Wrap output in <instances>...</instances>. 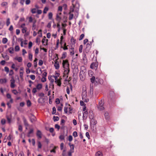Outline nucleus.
I'll use <instances>...</instances> for the list:
<instances>
[{"label":"nucleus","instance_id":"f257e3e1","mask_svg":"<svg viewBox=\"0 0 156 156\" xmlns=\"http://www.w3.org/2000/svg\"><path fill=\"white\" fill-rule=\"evenodd\" d=\"M62 67L64 69V72L63 76L66 77L67 78L68 77V74L70 71L69 68V63L67 60H63L62 63Z\"/></svg>","mask_w":156,"mask_h":156},{"label":"nucleus","instance_id":"f03ea898","mask_svg":"<svg viewBox=\"0 0 156 156\" xmlns=\"http://www.w3.org/2000/svg\"><path fill=\"white\" fill-rule=\"evenodd\" d=\"M104 101L101 100L99 102V105L98 106V108L100 110H103L104 109L103 105L104 104Z\"/></svg>","mask_w":156,"mask_h":156},{"label":"nucleus","instance_id":"7ed1b4c3","mask_svg":"<svg viewBox=\"0 0 156 156\" xmlns=\"http://www.w3.org/2000/svg\"><path fill=\"white\" fill-rule=\"evenodd\" d=\"M98 66V62H93L91 64L90 67L92 69H96Z\"/></svg>","mask_w":156,"mask_h":156},{"label":"nucleus","instance_id":"20e7f679","mask_svg":"<svg viewBox=\"0 0 156 156\" xmlns=\"http://www.w3.org/2000/svg\"><path fill=\"white\" fill-rule=\"evenodd\" d=\"M11 84L10 87L11 88H14L15 87V81L14 78L13 77H12L11 79L10 80Z\"/></svg>","mask_w":156,"mask_h":156},{"label":"nucleus","instance_id":"39448f33","mask_svg":"<svg viewBox=\"0 0 156 156\" xmlns=\"http://www.w3.org/2000/svg\"><path fill=\"white\" fill-rule=\"evenodd\" d=\"M23 73V67L20 68V78H22Z\"/></svg>","mask_w":156,"mask_h":156},{"label":"nucleus","instance_id":"423d86ee","mask_svg":"<svg viewBox=\"0 0 156 156\" xmlns=\"http://www.w3.org/2000/svg\"><path fill=\"white\" fill-rule=\"evenodd\" d=\"M55 69H58L59 68V62L57 61H56L54 65Z\"/></svg>","mask_w":156,"mask_h":156},{"label":"nucleus","instance_id":"0eeeda50","mask_svg":"<svg viewBox=\"0 0 156 156\" xmlns=\"http://www.w3.org/2000/svg\"><path fill=\"white\" fill-rule=\"evenodd\" d=\"M23 121L24 125L26 127V129H27V127L29 125L27 120L24 118H23Z\"/></svg>","mask_w":156,"mask_h":156},{"label":"nucleus","instance_id":"6e6552de","mask_svg":"<svg viewBox=\"0 0 156 156\" xmlns=\"http://www.w3.org/2000/svg\"><path fill=\"white\" fill-rule=\"evenodd\" d=\"M69 145L70 146V151H72V152H74V147L73 144H71L70 143H69Z\"/></svg>","mask_w":156,"mask_h":156},{"label":"nucleus","instance_id":"1a4fd4ad","mask_svg":"<svg viewBox=\"0 0 156 156\" xmlns=\"http://www.w3.org/2000/svg\"><path fill=\"white\" fill-rule=\"evenodd\" d=\"M61 48H62L64 50H67L68 49L67 46L66 45V43H65L63 46L62 45L61 47Z\"/></svg>","mask_w":156,"mask_h":156},{"label":"nucleus","instance_id":"9d476101","mask_svg":"<svg viewBox=\"0 0 156 156\" xmlns=\"http://www.w3.org/2000/svg\"><path fill=\"white\" fill-rule=\"evenodd\" d=\"M74 48H71L70 50V55H73L74 54Z\"/></svg>","mask_w":156,"mask_h":156},{"label":"nucleus","instance_id":"9b49d317","mask_svg":"<svg viewBox=\"0 0 156 156\" xmlns=\"http://www.w3.org/2000/svg\"><path fill=\"white\" fill-rule=\"evenodd\" d=\"M15 59L17 60L19 62H21L23 60L22 58L21 57H15Z\"/></svg>","mask_w":156,"mask_h":156},{"label":"nucleus","instance_id":"f8f14e48","mask_svg":"<svg viewBox=\"0 0 156 156\" xmlns=\"http://www.w3.org/2000/svg\"><path fill=\"white\" fill-rule=\"evenodd\" d=\"M42 85L41 84H38L36 86V88L38 90L41 89L42 88Z\"/></svg>","mask_w":156,"mask_h":156},{"label":"nucleus","instance_id":"ddd939ff","mask_svg":"<svg viewBox=\"0 0 156 156\" xmlns=\"http://www.w3.org/2000/svg\"><path fill=\"white\" fill-rule=\"evenodd\" d=\"M1 55L2 58L5 59L6 60H9V56L8 55H4L3 54H2Z\"/></svg>","mask_w":156,"mask_h":156},{"label":"nucleus","instance_id":"4468645a","mask_svg":"<svg viewBox=\"0 0 156 156\" xmlns=\"http://www.w3.org/2000/svg\"><path fill=\"white\" fill-rule=\"evenodd\" d=\"M95 156H103V154L101 152L98 151L96 153Z\"/></svg>","mask_w":156,"mask_h":156},{"label":"nucleus","instance_id":"2eb2a0df","mask_svg":"<svg viewBox=\"0 0 156 156\" xmlns=\"http://www.w3.org/2000/svg\"><path fill=\"white\" fill-rule=\"evenodd\" d=\"M7 82V80L6 79H0V83L2 84L3 83H5Z\"/></svg>","mask_w":156,"mask_h":156},{"label":"nucleus","instance_id":"dca6fc26","mask_svg":"<svg viewBox=\"0 0 156 156\" xmlns=\"http://www.w3.org/2000/svg\"><path fill=\"white\" fill-rule=\"evenodd\" d=\"M70 41L72 44H74L76 43V40L73 37H72Z\"/></svg>","mask_w":156,"mask_h":156},{"label":"nucleus","instance_id":"f3484780","mask_svg":"<svg viewBox=\"0 0 156 156\" xmlns=\"http://www.w3.org/2000/svg\"><path fill=\"white\" fill-rule=\"evenodd\" d=\"M67 55V53L66 52H63L62 54V56L61 57L62 59H65Z\"/></svg>","mask_w":156,"mask_h":156},{"label":"nucleus","instance_id":"a211bd4d","mask_svg":"<svg viewBox=\"0 0 156 156\" xmlns=\"http://www.w3.org/2000/svg\"><path fill=\"white\" fill-rule=\"evenodd\" d=\"M9 52L11 54H13L14 53V49L13 48L10 47L8 48Z\"/></svg>","mask_w":156,"mask_h":156},{"label":"nucleus","instance_id":"6ab92c4d","mask_svg":"<svg viewBox=\"0 0 156 156\" xmlns=\"http://www.w3.org/2000/svg\"><path fill=\"white\" fill-rule=\"evenodd\" d=\"M61 19V17L60 16L58 15H56V20L58 21L59 22H60Z\"/></svg>","mask_w":156,"mask_h":156},{"label":"nucleus","instance_id":"aec40b11","mask_svg":"<svg viewBox=\"0 0 156 156\" xmlns=\"http://www.w3.org/2000/svg\"><path fill=\"white\" fill-rule=\"evenodd\" d=\"M90 123L93 125H95L97 124V122L94 119H92L90 121Z\"/></svg>","mask_w":156,"mask_h":156},{"label":"nucleus","instance_id":"412c9836","mask_svg":"<svg viewBox=\"0 0 156 156\" xmlns=\"http://www.w3.org/2000/svg\"><path fill=\"white\" fill-rule=\"evenodd\" d=\"M37 136H41L42 133L39 130H37L36 133Z\"/></svg>","mask_w":156,"mask_h":156},{"label":"nucleus","instance_id":"4be33fe9","mask_svg":"<svg viewBox=\"0 0 156 156\" xmlns=\"http://www.w3.org/2000/svg\"><path fill=\"white\" fill-rule=\"evenodd\" d=\"M44 101V99L42 98H41L38 99V102L40 103H42Z\"/></svg>","mask_w":156,"mask_h":156},{"label":"nucleus","instance_id":"5701e85b","mask_svg":"<svg viewBox=\"0 0 156 156\" xmlns=\"http://www.w3.org/2000/svg\"><path fill=\"white\" fill-rule=\"evenodd\" d=\"M48 78L49 80L50 81L51 83H53L54 80V79L52 78V76H48Z\"/></svg>","mask_w":156,"mask_h":156},{"label":"nucleus","instance_id":"b1692460","mask_svg":"<svg viewBox=\"0 0 156 156\" xmlns=\"http://www.w3.org/2000/svg\"><path fill=\"white\" fill-rule=\"evenodd\" d=\"M29 141L30 142H31V143L33 145V146H34L35 145V140L34 139H33L31 140V141L30 140V139H29Z\"/></svg>","mask_w":156,"mask_h":156},{"label":"nucleus","instance_id":"393cba45","mask_svg":"<svg viewBox=\"0 0 156 156\" xmlns=\"http://www.w3.org/2000/svg\"><path fill=\"white\" fill-rule=\"evenodd\" d=\"M55 82L57 84V85L59 86H60L61 85V81L59 80H57V81H55Z\"/></svg>","mask_w":156,"mask_h":156},{"label":"nucleus","instance_id":"a878e982","mask_svg":"<svg viewBox=\"0 0 156 156\" xmlns=\"http://www.w3.org/2000/svg\"><path fill=\"white\" fill-rule=\"evenodd\" d=\"M33 132L34 130L33 129H30L28 133V136H29L31 134L33 133Z\"/></svg>","mask_w":156,"mask_h":156},{"label":"nucleus","instance_id":"bb28decb","mask_svg":"<svg viewBox=\"0 0 156 156\" xmlns=\"http://www.w3.org/2000/svg\"><path fill=\"white\" fill-rule=\"evenodd\" d=\"M8 41V40L6 38H3L2 40V42L4 44H6Z\"/></svg>","mask_w":156,"mask_h":156},{"label":"nucleus","instance_id":"cd10ccee","mask_svg":"<svg viewBox=\"0 0 156 156\" xmlns=\"http://www.w3.org/2000/svg\"><path fill=\"white\" fill-rule=\"evenodd\" d=\"M104 115L105 119H109V116H108V112H105L104 113Z\"/></svg>","mask_w":156,"mask_h":156},{"label":"nucleus","instance_id":"c85d7f7f","mask_svg":"<svg viewBox=\"0 0 156 156\" xmlns=\"http://www.w3.org/2000/svg\"><path fill=\"white\" fill-rule=\"evenodd\" d=\"M69 20H71L73 19L74 15L73 14H71L70 12H69Z\"/></svg>","mask_w":156,"mask_h":156},{"label":"nucleus","instance_id":"c756f323","mask_svg":"<svg viewBox=\"0 0 156 156\" xmlns=\"http://www.w3.org/2000/svg\"><path fill=\"white\" fill-rule=\"evenodd\" d=\"M53 14L52 12H50L49 13L48 15V18L50 20H51Z\"/></svg>","mask_w":156,"mask_h":156},{"label":"nucleus","instance_id":"7c9ffc66","mask_svg":"<svg viewBox=\"0 0 156 156\" xmlns=\"http://www.w3.org/2000/svg\"><path fill=\"white\" fill-rule=\"evenodd\" d=\"M93 73L92 71L90 70L88 71V74L90 76H93Z\"/></svg>","mask_w":156,"mask_h":156},{"label":"nucleus","instance_id":"2f4dec72","mask_svg":"<svg viewBox=\"0 0 156 156\" xmlns=\"http://www.w3.org/2000/svg\"><path fill=\"white\" fill-rule=\"evenodd\" d=\"M49 9L47 7H45L43 10V13L44 14H46L47 13V12L48 11Z\"/></svg>","mask_w":156,"mask_h":156},{"label":"nucleus","instance_id":"473e14b6","mask_svg":"<svg viewBox=\"0 0 156 156\" xmlns=\"http://www.w3.org/2000/svg\"><path fill=\"white\" fill-rule=\"evenodd\" d=\"M7 5H8V3L7 2H4L2 3V4H1V5L2 6L4 7V6H6Z\"/></svg>","mask_w":156,"mask_h":156},{"label":"nucleus","instance_id":"72a5a7b5","mask_svg":"<svg viewBox=\"0 0 156 156\" xmlns=\"http://www.w3.org/2000/svg\"><path fill=\"white\" fill-rule=\"evenodd\" d=\"M91 82L92 83H94L95 80V77L94 76H92V78L90 79Z\"/></svg>","mask_w":156,"mask_h":156},{"label":"nucleus","instance_id":"f704fd0d","mask_svg":"<svg viewBox=\"0 0 156 156\" xmlns=\"http://www.w3.org/2000/svg\"><path fill=\"white\" fill-rule=\"evenodd\" d=\"M27 30V27L24 28H22V33L23 34L26 33Z\"/></svg>","mask_w":156,"mask_h":156},{"label":"nucleus","instance_id":"c9c22d12","mask_svg":"<svg viewBox=\"0 0 156 156\" xmlns=\"http://www.w3.org/2000/svg\"><path fill=\"white\" fill-rule=\"evenodd\" d=\"M6 118L8 122L10 123L11 122V118L8 116H7Z\"/></svg>","mask_w":156,"mask_h":156},{"label":"nucleus","instance_id":"e433bc0d","mask_svg":"<svg viewBox=\"0 0 156 156\" xmlns=\"http://www.w3.org/2000/svg\"><path fill=\"white\" fill-rule=\"evenodd\" d=\"M20 48L18 45L16 46L15 47V50L16 51H19Z\"/></svg>","mask_w":156,"mask_h":156},{"label":"nucleus","instance_id":"4c0bfd02","mask_svg":"<svg viewBox=\"0 0 156 156\" xmlns=\"http://www.w3.org/2000/svg\"><path fill=\"white\" fill-rule=\"evenodd\" d=\"M32 57L33 55L31 53H29V59H30V61H32Z\"/></svg>","mask_w":156,"mask_h":156},{"label":"nucleus","instance_id":"58836bf2","mask_svg":"<svg viewBox=\"0 0 156 156\" xmlns=\"http://www.w3.org/2000/svg\"><path fill=\"white\" fill-rule=\"evenodd\" d=\"M63 105L62 104L61 105V106H58L57 108V110L58 111H62V106Z\"/></svg>","mask_w":156,"mask_h":156},{"label":"nucleus","instance_id":"ea45409f","mask_svg":"<svg viewBox=\"0 0 156 156\" xmlns=\"http://www.w3.org/2000/svg\"><path fill=\"white\" fill-rule=\"evenodd\" d=\"M59 120V118L58 116H54L53 117V120L54 121H58Z\"/></svg>","mask_w":156,"mask_h":156},{"label":"nucleus","instance_id":"a19ab883","mask_svg":"<svg viewBox=\"0 0 156 156\" xmlns=\"http://www.w3.org/2000/svg\"><path fill=\"white\" fill-rule=\"evenodd\" d=\"M4 24L2 21H0V29H2L4 26Z\"/></svg>","mask_w":156,"mask_h":156},{"label":"nucleus","instance_id":"79ce46f5","mask_svg":"<svg viewBox=\"0 0 156 156\" xmlns=\"http://www.w3.org/2000/svg\"><path fill=\"white\" fill-rule=\"evenodd\" d=\"M18 130L20 132L23 131V127L21 125H19L18 126Z\"/></svg>","mask_w":156,"mask_h":156},{"label":"nucleus","instance_id":"37998d69","mask_svg":"<svg viewBox=\"0 0 156 156\" xmlns=\"http://www.w3.org/2000/svg\"><path fill=\"white\" fill-rule=\"evenodd\" d=\"M10 19L8 18L7 19L6 23L7 26H8L10 24Z\"/></svg>","mask_w":156,"mask_h":156},{"label":"nucleus","instance_id":"c03bdc74","mask_svg":"<svg viewBox=\"0 0 156 156\" xmlns=\"http://www.w3.org/2000/svg\"><path fill=\"white\" fill-rule=\"evenodd\" d=\"M84 36V35L83 34H81L80 36V37L79 38V40L80 41L82 40Z\"/></svg>","mask_w":156,"mask_h":156},{"label":"nucleus","instance_id":"a18cd8bd","mask_svg":"<svg viewBox=\"0 0 156 156\" xmlns=\"http://www.w3.org/2000/svg\"><path fill=\"white\" fill-rule=\"evenodd\" d=\"M27 105L28 107L30 106L31 105V103L30 101L29 100H28L27 101Z\"/></svg>","mask_w":156,"mask_h":156},{"label":"nucleus","instance_id":"49530a36","mask_svg":"<svg viewBox=\"0 0 156 156\" xmlns=\"http://www.w3.org/2000/svg\"><path fill=\"white\" fill-rule=\"evenodd\" d=\"M38 34H39V36L40 37H41L42 36V30H39L38 32Z\"/></svg>","mask_w":156,"mask_h":156},{"label":"nucleus","instance_id":"de8ad7c7","mask_svg":"<svg viewBox=\"0 0 156 156\" xmlns=\"http://www.w3.org/2000/svg\"><path fill=\"white\" fill-rule=\"evenodd\" d=\"M56 112V108L55 107H53L52 108V114H54Z\"/></svg>","mask_w":156,"mask_h":156},{"label":"nucleus","instance_id":"09e8293b","mask_svg":"<svg viewBox=\"0 0 156 156\" xmlns=\"http://www.w3.org/2000/svg\"><path fill=\"white\" fill-rule=\"evenodd\" d=\"M43 64V62L42 60L40 59L39 60V62L38 63V65L40 66H41Z\"/></svg>","mask_w":156,"mask_h":156},{"label":"nucleus","instance_id":"8fccbe9b","mask_svg":"<svg viewBox=\"0 0 156 156\" xmlns=\"http://www.w3.org/2000/svg\"><path fill=\"white\" fill-rule=\"evenodd\" d=\"M6 122L5 120L4 119H2L1 120V123L2 125H4Z\"/></svg>","mask_w":156,"mask_h":156},{"label":"nucleus","instance_id":"3c124183","mask_svg":"<svg viewBox=\"0 0 156 156\" xmlns=\"http://www.w3.org/2000/svg\"><path fill=\"white\" fill-rule=\"evenodd\" d=\"M31 12L32 13H35L36 12V9L35 8L31 9Z\"/></svg>","mask_w":156,"mask_h":156},{"label":"nucleus","instance_id":"603ef678","mask_svg":"<svg viewBox=\"0 0 156 156\" xmlns=\"http://www.w3.org/2000/svg\"><path fill=\"white\" fill-rule=\"evenodd\" d=\"M82 49H83V46H82V45H81L79 47V51L81 53L82 52Z\"/></svg>","mask_w":156,"mask_h":156},{"label":"nucleus","instance_id":"864d4df0","mask_svg":"<svg viewBox=\"0 0 156 156\" xmlns=\"http://www.w3.org/2000/svg\"><path fill=\"white\" fill-rule=\"evenodd\" d=\"M47 73L46 72H44L42 74V76L46 77L47 76Z\"/></svg>","mask_w":156,"mask_h":156},{"label":"nucleus","instance_id":"5fc2aeb1","mask_svg":"<svg viewBox=\"0 0 156 156\" xmlns=\"http://www.w3.org/2000/svg\"><path fill=\"white\" fill-rule=\"evenodd\" d=\"M30 77L32 80H34L36 78L35 76L34 75H30Z\"/></svg>","mask_w":156,"mask_h":156},{"label":"nucleus","instance_id":"6e6d98bb","mask_svg":"<svg viewBox=\"0 0 156 156\" xmlns=\"http://www.w3.org/2000/svg\"><path fill=\"white\" fill-rule=\"evenodd\" d=\"M5 70V72H6L7 73H8L9 71V69L8 67H5L4 68Z\"/></svg>","mask_w":156,"mask_h":156},{"label":"nucleus","instance_id":"4d7b16f0","mask_svg":"<svg viewBox=\"0 0 156 156\" xmlns=\"http://www.w3.org/2000/svg\"><path fill=\"white\" fill-rule=\"evenodd\" d=\"M32 42L30 41L29 43V45H28V48H31L32 46Z\"/></svg>","mask_w":156,"mask_h":156},{"label":"nucleus","instance_id":"13d9d810","mask_svg":"<svg viewBox=\"0 0 156 156\" xmlns=\"http://www.w3.org/2000/svg\"><path fill=\"white\" fill-rule=\"evenodd\" d=\"M0 63L1 65L4 66L5 63V60H2L0 62Z\"/></svg>","mask_w":156,"mask_h":156},{"label":"nucleus","instance_id":"bf43d9fd","mask_svg":"<svg viewBox=\"0 0 156 156\" xmlns=\"http://www.w3.org/2000/svg\"><path fill=\"white\" fill-rule=\"evenodd\" d=\"M14 74V72L12 70H10L9 71V76H12Z\"/></svg>","mask_w":156,"mask_h":156},{"label":"nucleus","instance_id":"052dcab7","mask_svg":"<svg viewBox=\"0 0 156 156\" xmlns=\"http://www.w3.org/2000/svg\"><path fill=\"white\" fill-rule=\"evenodd\" d=\"M46 77H42V78L41 79V81L42 82H44L46 81Z\"/></svg>","mask_w":156,"mask_h":156},{"label":"nucleus","instance_id":"680f3d73","mask_svg":"<svg viewBox=\"0 0 156 156\" xmlns=\"http://www.w3.org/2000/svg\"><path fill=\"white\" fill-rule=\"evenodd\" d=\"M88 115V112L87 111H84V112L83 113V116H87Z\"/></svg>","mask_w":156,"mask_h":156},{"label":"nucleus","instance_id":"e2e57ef3","mask_svg":"<svg viewBox=\"0 0 156 156\" xmlns=\"http://www.w3.org/2000/svg\"><path fill=\"white\" fill-rule=\"evenodd\" d=\"M27 53V52L26 50L24 49L22 50V55H24L25 54Z\"/></svg>","mask_w":156,"mask_h":156},{"label":"nucleus","instance_id":"0e129e2a","mask_svg":"<svg viewBox=\"0 0 156 156\" xmlns=\"http://www.w3.org/2000/svg\"><path fill=\"white\" fill-rule=\"evenodd\" d=\"M12 92L15 95L17 94L18 93V92L16 90H12Z\"/></svg>","mask_w":156,"mask_h":156},{"label":"nucleus","instance_id":"69168bd1","mask_svg":"<svg viewBox=\"0 0 156 156\" xmlns=\"http://www.w3.org/2000/svg\"><path fill=\"white\" fill-rule=\"evenodd\" d=\"M62 8L61 6H59L58 7V12H62Z\"/></svg>","mask_w":156,"mask_h":156},{"label":"nucleus","instance_id":"338daca9","mask_svg":"<svg viewBox=\"0 0 156 156\" xmlns=\"http://www.w3.org/2000/svg\"><path fill=\"white\" fill-rule=\"evenodd\" d=\"M42 145L40 142H38V147L39 148H41V147Z\"/></svg>","mask_w":156,"mask_h":156},{"label":"nucleus","instance_id":"774afa93","mask_svg":"<svg viewBox=\"0 0 156 156\" xmlns=\"http://www.w3.org/2000/svg\"><path fill=\"white\" fill-rule=\"evenodd\" d=\"M6 97L8 99H10L11 98V95L9 93H8L7 94Z\"/></svg>","mask_w":156,"mask_h":156}]
</instances>
